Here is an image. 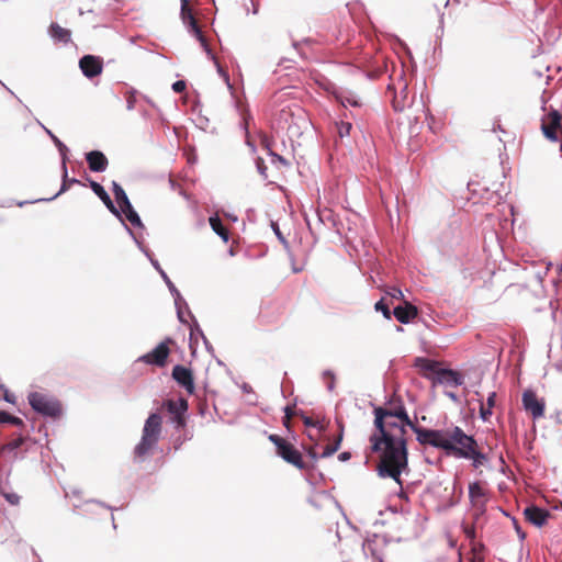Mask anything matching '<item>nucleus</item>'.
I'll list each match as a JSON object with an SVG mask.
<instances>
[{
	"label": "nucleus",
	"instance_id": "1",
	"mask_svg": "<svg viewBox=\"0 0 562 562\" xmlns=\"http://www.w3.org/2000/svg\"><path fill=\"white\" fill-rule=\"evenodd\" d=\"M374 432L370 436L371 450L379 456L378 473L402 485L401 474L408 468L406 427H412L405 405L393 396L384 406L373 409Z\"/></svg>",
	"mask_w": 562,
	"mask_h": 562
},
{
	"label": "nucleus",
	"instance_id": "2",
	"mask_svg": "<svg viewBox=\"0 0 562 562\" xmlns=\"http://www.w3.org/2000/svg\"><path fill=\"white\" fill-rule=\"evenodd\" d=\"M162 427V418L159 414L153 413L145 422L140 441L134 449V458L144 461L159 440Z\"/></svg>",
	"mask_w": 562,
	"mask_h": 562
},
{
	"label": "nucleus",
	"instance_id": "3",
	"mask_svg": "<svg viewBox=\"0 0 562 562\" xmlns=\"http://www.w3.org/2000/svg\"><path fill=\"white\" fill-rule=\"evenodd\" d=\"M447 445L449 448H446V453L457 458L469 456L472 448H477L476 440L458 426L447 428Z\"/></svg>",
	"mask_w": 562,
	"mask_h": 562
},
{
	"label": "nucleus",
	"instance_id": "4",
	"mask_svg": "<svg viewBox=\"0 0 562 562\" xmlns=\"http://www.w3.org/2000/svg\"><path fill=\"white\" fill-rule=\"evenodd\" d=\"M269 440L276 446L277 454L286 463L292 464L299 470H306L308 467L303 461L302 453L288 440L279 435H270Z\"/></svg>",
	"mask_w": 562,
	"mask_h": 562
},
{
	"label": "nucleus",
	"instance_id": "5",
	"mask_svg": "<svg viewBox=\"0 0 562 562\" xmlns=\"http://www.w3.org/2000/svg\"><path fill=\"white\" fill-rule=\"evenodd\" d=\"M29 403L35 412L44 416L58 417L61 414L60 403L56 398L44 393H30Z\"/></svg>",
	"mask_w": 562,
	"mask_h": 562
},
{
	"label": "nucleus",
	"instance_id": "6",
	"mask_svg": "<svg viewBox=\"0 0 562 562\" xmlns=\"http://www.w3.org/2000/svg\"><path fill=\"white\" fill-rule=\"evenodd\" d=\"M411 429L416 434L418 442L423 446L429 445L443 451L449 448L447 445V429H427L417 426L415 423Z\"/></svg>",
	"mask_w": 562,
	"mask_h": 562
},
{
	"label": "nucleus",
	"instance_id": "7",
	"mask_svg": "<svg viewBox=\"0 0 562 562\" xmlns=\"http://www.w3.org/2000/svg\"><path fill=\"white\" fill-rule=\"evenodd\" d=\"M175 341L171 338H166L161 341L154 350L138 358V361H142L146 364L156 366L162 368L167 364L168 357L170 355V345H173Z\"/></svg>",
	"mask_w": 562,
	"mask_h": 562
},
{
	"label": "nucleus",
	"instance_id": "8",
	"mask_svg": "<svg viewBox=\"0 0 562 562\" xmlns=\"http://www.w3.org/2000/svg\"><path fill=\"white\" fill-rule=\"evenodd\" d=\"M562 128V115L555 109H551L548 114L541 119V131L550 142H558V132Z\"/></svg>",
	"mask_w": 562,
	"mask_h": 562
},
{
	"label": "nucleus",
	"instance_id": "9",
	"mask_svg": "<svg viewBox=\"0 0 562 562\" xmlns=\"http://www.w3.org/2000/svg\"><path fill=\"white\" fill-rule=\"evenodd\" d=\"M521 402L524 409L531 415L532 419H540L544 416L546 401L538 397L531 389L524 391Z\"/></svg>",
	"mask_w": 562,
	"mask_h": 562
},
{
	"label": "nucleus",
	"instance_id": "10",
	"mask_svg": "<svg viewBox=\"0 0 562 562\" xmlns=\"http://www.w3.org/2000/svg\"><path fill=\"white\" fill-rule=\"evenodd\" d=\"M162 407L171 415V420L177 425V428H183L186 426V412L188 411L187 400H168L162 404Z\"/></svg>",
	"mask_w": 562,
	"mask_h": 562
},
{
	"label": "nucleus",
	"instance_id": "11",
	"mask_svg": "<svg viewBox=\"0 0 562 562\" xmlns=\"http://www.w3.org/2000/svg\"><path fill=\"white\" fill-rule=\"evenodd\" d=\"M181 19L183 23L190 29V32L204 45L205 38L204 35L198 24V21L193 14V10L190 7L189 0H181Z\"/></svg>",
	"mask_w": 562,
	"mask_h": 562
},
{
	"label": "nucleus",
	"instance_id": "12",
	"mask_svg": "<svg viewBox=\"0 0 562 562\" xmlns=\"http://www.w3.org/2000/svg\"><path fill=\"white\" fill-rule=\"evenodd\" d=\"M79 67L87 78H94L102 74L103 60L99 56L85 55L79 60Z\"/></svg>",
	"mask_w": 562,
	"mask_h": 562
},
{
	"label": "nucleus",
	"instance_id": "13",
	"mask_svg": "<svg viewBox=\"0 0 562 562\" xmlns=\"http://www.w3.org/2000/svg\"><path fill=\"white\" fill-rule=\"evenodd\" d=\"M172 378L176 382L186 389L190 394L194 392V380L192 371L183 366H175L172 369Z\"/></svg>",
	"mask_w": 562,
	"mask_h": 562
},
{
	"label": "nucleus",
	"instance_id": "14",
	"mask_svg": "<svg viewBox=\"0 0 562 562\" xmlns=\"http://www.w3.org/2000/svg\"><path fill=\"white\" fill-rule=\"evenodd\" d=\"M524 515L527 521L537 527H542L546 525L548 518L550 517V513L547 509L540 508L538 506H529L525 508Z\"/></svg>",
	"mask_w": 562,
	"mask_h": 562
},
{
	"label": "nucleus",
	"instance_id": "15",
	"mask_svg": "<svg viewBox=\"0 0 562 562\" xmlns=\"http://www.w3.org/2000/svg\"><path fill=\"white\" fill-rule=\"evenodd\" d=\"M393 314L400 323L407 324L418 315V310L412 303L404 301L403 306L394 307Z\"/></svg>",
	"mask_w": 562,
	"mask_h": 562
},
{
	"label": "nucleus",
	"instance_id": "16",
	"mask_svg": "<svg viewBox=\"0 0 562 562\" xmlns=\"http://www.w3.org/2000/svg\"><path fill=\"white\" fill-rule=\"evenodd\" d=\"M89 169L93 172H102L106 169L109 161L105 155L99 150L89 151L86 155Z\"/></svg>",
	"mask_w": 562,
	"mask_h": 562
},
{
	"label": "nucleus",
	"instance_id": "17",
	"mask_svg": "<svg viewBox=\"0 0 562 562\" xmlns=\"http://www.w3.org/2000/svg\"><path fill=\"white\" fill-rule=\"evenodd\" d=\"M436 383L459 386L463 380L459 372L451 369H439L436 371Z\"/></svg>",
	"mask_w": 562,
	"mask_h": 562
},
{
	"label": "nucleus",
	"instance_id": "18",
	"mask_svg": "<svg viewBox=\"0 0 562 562\" xmlns=\"http://www.w3.org/2000/svg\"><path fill=\"white\" fill-rule=\"evenodd\" d=\"M469 497L473 507L477 508L479 510H483L486 501V493L479 482L470 483Z\"/></svg>",
	"mask_w": 562,
	"mask_h": 562
},
{
	"label": "nucleus",
	"instance_id": "19",
	"mask_svg": "<svg viewBox=\"0 0 562 562\" xmlns=\"http://www.w3.org/2000/svg\"><path fill=\"white\" fill-rule=\"evenodd\" d=\"M48 33L54 41L67 44L70 42L71 32L68 29L60 26L58 23L53 22L48 27Z\"/></svg>",
	"mask_w": 562,
	"mask_h": 562
},
{
	"label": "nucleus",
	"instance_id": "20",
	"mask_svg": "<svg viewBox=\"0 0 562 562\" xmlns=\"http://www.w3.org/2000/svg\"><path fill=\"white\" fill-rule=\"evenodd\" d=\"M289 256L292 260V270L294 272L302 271L307 256L306 248H291Z\"/></svg>",
	"mask_w": 562,
	"mask_h": 562
},
{
	"label": "nucleus",
	"instance_id": "21",
	"mask_svg": "<svg viewBox=\"0 0 562 562\" xmlns=\"http://www.w3.org/2000/svg\"><path fill=\"white\" fill-rule=\"evenodd\" d=\"M210 226L212 227L213 232L217 234L223 243L229 241V231L228 228L223 224L222 220L217 214L211 216L209 218Z\"/></svg>",
	"mask_w": 562,
	"mask_h": 562
},
{
	"label": "nucleus",
	"instance_id": "22",
	"mask_svg": "<svg viewBox=\"0 0 562 562\" xmlns=\"http://www.w3.org/2000/svg\"><path fill=\"white\" fill-rule=\"evenodd\" d=\"M496 393H490L486 403H480V416L484 422H487L493 414V407L495 406Z\"/></svg>",
	"mask_w": 562,
	"mask_h": 562
},
{
	"label": "nucleus",
	"instance_id": "23",
	"mask_svg": "<svg viewBox=\"0 0 562 562\" xmlns=\"http://www.w3.org/2000/svg\"><path fill=\"white\" fill-rule=\"evenodd\" d=\"M90 187L91 189L93 190V192L105 203V205L112 211V212H116L115 211V207L113 205V202L112 200L110 199L109 194L106 193V191L104 190V188L95 182V181H91L90 182Z\"/></svg>",
	"mask_w": 562,
	"mask_h": 562
},
{
	"label": "nucleus",
	"instance_id": "24",
	"mask_svg": "<svg viewBox=\"0 0 562 562\" xmlns=\"http://www.w3.org/2000/svg\"><path fill=\"white\" fill-rule=\"evenodd\" d=\"M113 193L115 196V200L120 207L122 206H128L130 207V200L124 191V189L116 182H113Z\"/></svg>",
	"mask_w": 562,
	"mask_h": 562
},
{
	"label": "nucleus",
	"instance_id": "25",
	"mask_svg": "<svg viewBox=\"0 0 562 562\" xmlns=\"http://www.w3.org/2000/svg\"><path fill=\"white\" fill-rule=\"evenodd\" d=\"M342 431H344V428L340 425V432H339L337 439L333 443H328L324 448V451L321 454L322 458L330 457V456H333L339 449L340 442L342 440Z\"/></svg>",
	"mask_w": 562,
	"mask_h": 562
},
{
	"label": "nucleus",
	"instance_id": "26",
	"mask_svg": "<svg viewBox=\"0 0 562 562\" xmlns=\"http://www.w3.org/2000/svg\"><path fill=\"white\" fill-rule=\"evenodd\" d=\"M468 453L469 456H464L463 458L472 460V465L474 468H479L486 461V456L479 450V447L472 448V451H469Z\"/></svg>",
	"mask_w": 562,
	"mask_h": 562
},
{
	"label": "nucleus",
	"instance_id": "27",
	"mask_svg": "<svg viewBox=\"0 0 562 562\" xmlns=\"http://www.w3.org/2000/svg\"><path fill=\"white\" fill-rule=\"evenodd\" d=\"M121 210L125 214L127 221L132 225H140V218H139L138 214L135 212V210L133 209L131 203H130V207L122 206Z\"/></svg>",
	"mask_w": 562,
	"mask_h": 562
},
{
	"label": "nucleus",
	"instance_id": "28",
	"mask_svg": "<svg viewBox=\"0 0 562 562\" xmlns=\"http://www.w3.org/2000/svg\"><path fill=\"white\" fill-rule=\"evenodd\" d=\"M63 169H64L63 184H61V188H60L59 192L56 195L67 191L70 188L71 184L80 183V181L75 179V178H72V179L68 178V176H67V168H66V162L65 161L63 162Z\"/></svg>",
	"mask_w": 562,
	"mask_h": 562
},
{
	"label": "nucleus",
	"instance_id": "29",
	"mask_svg": "<svg viewBox=\"0 0 562 562\" xmlns=\"http://www.w3.org/2000/svg\"><path fill=\"white\" fill-rule=\"evenodd\" d=\"M1 423H10L15 426H23V420L21 418L12 416L4 411H0V424Z\"/></svg>",
	"mask_w": 562,
	"mask_h": 562
},
{
	"label": "nucleus",
	"instance_id": "30",
	"mask_svg": "<svg viewBox=\"0 0 562 562\" xmlns=\"http://www.w3.org/2000/svg\"><path fill=\"white\" fill-rule=\"evenodd\" d=\"M336 127H337L338 136H339L340 138H344V137H346V136H349V135H350V131H351V128H352V125H351V123H349V122H344V121H341V122H339V123H337V124H336Z\"/></svg>",
	"mask_w": 562,
	"mask_h": 562
},
{
	"label": "nucleus",
	"instance_id": "31",
	"mask_svg": "<svg viewBox=\"0 0 562 562\" xmlns=\"http://www.w3.org/2000/svg\"><path fill=\"white\" fill-rule=\"evenodd\" d=\"M483 544H474L472 547V558L470 562H484V555H483Z\"/></svg>",
	"mask_w": 562,
	"mask_h": 562
},
{
	"label": "nucleus",
	"instance_id": "32",
	"mask_svg": "<svg viewBox=\"0 0 562 562\" xmlns=\"http://www.w3.org/2000/svg\"><path fill=\"white\" fill-rule=\"evenodd\" d=\"M418 363H420V368L427 372L436 374V371L439 370V368L437 367V362L428 359H418Z\"/></svg>",
	"mask_w": 562,
	"mask_h": 562
},
{
	"label": "nucleus",
	"instance_id": "33",
	"mask_svg": "<svg viewBox=\"0 0 562 562\" xmlns=\"http://www.w3.org/2000/svg\"><path fill=\"white\" fill-rule=\"evenodd\" d=\"M23 442H24V438L19 437V438H15V439L9 441L8 443H5L2 449L4 451H14L15 449L20 448Z\"/></svg>",
	"mask_w": 562,
	"mask_h": 562
},
{
	"label": "nucleus",
	"instance_id": "34",
	"mask_svg": "<svg viewBox=\"0 0 562 562\" xmlns=\"http://www.w3.org/2000/svg\"><path fill=\"white\" fill-rule=\"evenodd\" d=\"M375 310L381 311L385 318L391 319V311L389 308V305L384 303L383 300H380L375 303Z\"/></svg>",
	"mask_w": 562,
	"mask_h": 562
},
{
	"label": "nucleus",
	"instance_id": "35",
	"mask_svg": "<svg viewBox=\"0 0 562 562\" xmlns=\"http://www.w3.org/2000/svg\"><path fill=\"white\" fill-rule=\"evenodd\" d=\"M2 495L11 505H18L20 503V496L14 492H3Z\"/></svg>",
	"mask_w": 562,
	"mask_h": 562
},
{
	"label": "nucleus",
	"instance_id": "36",
	"mask_svg": "<svg viewBox=\"0 0 562 562\" xmlns=\"http://www.w3.org/2000/svg\"><path fill=\"white\" fill-rule=\"evenodd\" d=\"M126 103H127V109L128 110L134 109L135 103H136L135 91H127L126 92Z\"/></svg>",
	"mask_w": 562,
	"mask_h": 562
},
{
	"label": "nucleus",
	"instance_id": "37",
	"mask_svg": "<svg viewBox=\"0 0 562 562\" xmlns=\"http://www.w3.org/2000/svg\"><path fill=\"white\" fill-rule=\"evenodd\" d=\"M463 532L468 539H470L472 541L475 539V528L473 525L463 526Z\"/></svg>",
	"mask_w": 562,
	"mask_h": 562
},
{
	"label": "nucleus",
	"instance_id": "38",
	"mask_svg": "<svg viewBox=\"0 0 562 562\" xmlns=\"http://www.w3.org/2000/svg\"><path fill=\"white\" fill-rule=\"evenodd\" d=\"M271 226H272L276 235L278 236L279 241L282 244H286L288 241H286L285 237L283 236L282 232L280 231L278 224L272 222Z\"/></svg>",
	"mask_w": 562,
	"mask_h": 562
},
{
	"label": "nucleus",
	"instance_id": "39",
	"mask_svg": "<svg viewBox=\"0 0 562 562\" xmlns=\"http://www.w3.org/2000/svg\"><path fill=\"white\" fill-rule=\"evenodd\" d=\"M387 294L393 299L405 301L403 292L397 288H392Z\"/></svg>",
	"mask_w": 562,
	"mask_h": 562
},
{
	"label": "nucleus",
	"instance_id": "40",
	"mask_svg": "<svg viewBox=\"0 0 562 562\" xmlns=\"http://www.w3.org/2000/svg\"><path fill=\"white\" fill-rule=\"evenodd\" d=\"M186 88H187V85H186V82H184V81H182V80H178V81H176V82L172 85V89H173V91H175V92H177V93H181V92H183V91L186 90Z\"/></svg>",
	"mask_w": 562,
	"mask_h": 562
},
{
	"label": "nucleus",
	"instance_id": "41",
	"mask_svg": "<svg viewBox=\"0 0 562 562\" xmlns=\"http://www.w3.org/2000/svg\"><path fill=\"white\" fill-rule=\"evenodd\" d=\"M49 135L52 136V139L54 140L55 145L58 147V149L60 150V153H64L65 150H67V147L65 146L64 143L60 142V139H58L55 135H53L50 132H49Z\"/></svg>",
	"mask_w": 562,
	"mask_h": 562
},
{
	"label": "nucleus",
	"instance_id": "42",
	"mask_svg": "<svg viewBox=\"0 0 562 562\" xmlns=\"http://www.w3.org/2000/svg\"><path fill=\"white\" fill-rule=\"evenodd\" d=\"M260 144H261L262 147L268 149L269 153L271 151V139L267 135H262L261 136Z\"/></svg>",
	"mask_w": 562,
	"mask_h": 562
},
{
	"label": "nucleus",
	"instance_id": "43",
	"mask_svg": "<svg viewBox=\"0 0 562 562\" xmlns=\"http://www.w3.org/2000/svg\"><path fill=\"white\" fill-rule=\"evenodd\" d=\"M270 155L273 157V161H274V160H278V161H279V162H281L283 166H288V165H289V162H288V161H286L282 156L277 155V154H274V153H272V151H270Z\"/></svg>",
	"mask_w": 562,
	"mask_h": 562
},
{
	"label": "nucleus",
	"instance_id": "44",
	"mask_svg": "<svg viewBox=\"0 0 562 562\" xmlns=\"http://www.w3.org/2000/svg\"><path fill=\"white\" fill-rule=\"evenodd\" d=\"M270 155L273 157V161H274V160H278V161H279V162H281L283 166H288V165H289V162H288V161H286L282 156L277 155V154H274V153H272V151H270Z\"/></svg>",
	"mask_w": 562,
	"mask_h": 562
},
{
	"label": "nucleus",
	"instance_id": "45",
	"mask_svg": "<svg viewBox=\"0 0 562 562\" xmlns=\"http://www.w3.org/2000/svg\"><path fill=\"white\" fill-rule=\"evenodd\" d=\"M3 398L9 403H14L15 396L7 390H3Z\"/></svg>",
	"mask_w": 562,
	"mask_h": 562
},
{
	"label": "nucleus",
	"instance_id": "46",
	"mask_svg": "<svg viewBox=\"0 0 562 562\" xmlns=\"http://www.w3.org/2000/svg\"><path fill=\"white\" fill-rule=\"evenodd\" d=\"M405 104L404 103H400L396 98L393 100V108L395 109V111H402L404 109Z\"/></svg>",
	"mask_w": 562,
	"mask_h": 562
},
{
	"label": "nucleus",
	"instance_id": "47",
	"mask_svg": "<svg viewBox=\"0 0 562 562\" xmlns=\"http://www.w3.org/2000/svg\"><path fill=\"white\" fill-rule=\"evenodd\" d=\"M307 454L313 459V460H316L318 458V454L317 452L315 451V448L314 447H310L307 449Z\"/></svg>",
	"mask_w": 562,
	"mask_h": 562
},
{
	"label": "nucleus",
	"instance_id": "48",
	"mask_svg": "<svg viewBox=\"0 0 562 562\" xmlns=\"http://www.w3.org/2000/svg\"><path fill=\"white\" fill-rule=\"evenodd\" d=\"M295 412L291 406H286L284 408V416H290L292 418L294 416Z\"/></svg>",
	"mask_w": 562,
	"mask_h": 562
},
{
	"label": "nucleus",
	"instance_id": "49",
	"mask_svg": "<svg viewBox=\"0 0 562 562\" xmlns=\"http://www.w3.org/2000/svg\"><path fill=\"white\" fill-rule=\"evenodd\" d=\"M350 457H351L350 452H346V451H345V452H341V453L338 456V459H339L340 461H347V460H349V459H350Z\"/></svg>",
	"mask_w": 562,
	"mask_h": 562
},
{
	"label": "nucleus",
	"instance_id": "50",
	"mask_svg": "<svg viewBox=\"0 0 562 562\" xmlns=\"http://www.w3.org/2000/svg\"><path fill=\"white\" fill-rule=\"evenodd\" d=\"M283 425H284V427L286 429H290V427H291V418H290V416H284L283 417Z\"/></svg>",
	"mask_w": 562,
	"mask_h": 562
},
{
	"label": "nucleus",
	"instance_id": "51",
	"mask_svg": "<svg viewBox=\"0 0 562 562\" xmlns=\"http://www.w3.org/2000/svg\"><path fill=\"white\" fill-rule=\"evenodd\" d=\"M304 424L306 426H315V423L310 417H304Z\"/></svg>",
	"mask_w": 562,
	"mask_h": 562
},
{
	"label": "nucleus",
	"instance_id": "52",
	"mask_svg": "<svg viewBox=\"0 0 562 562\" xmlns=\"http://www.w3.org/2000/svg\"><path fill=\"white\" fill-rule=\"evenodd\" d=\"M348 102H349L351 105H353V106H359V105H360V103H359L358 101H356V100H349V99H348Z\"/></svg>",
	"mask_w": 562,
	"mask_h": 562
},
{
	"label": "nucleus",
	"instance_id": "53",
	"mask_svg": "<svg viewBox=\"0 0 562 562\" xmlns=\"http://www.w3.org/2000/svg\"><path fill=\"white\" fill-rule=\"evenodd\" d=\"M558 272L560 278L562 279V263L558 266Z\"/></svg>",
	"mask_w": 562,
	"mask_h": 562
},
{
	"label": "nucleus",
	"instance_id": "54",
	"mask_svg": "<svg viewBox=\"0 0 562 562\" xmlns=\"http://www.w3.org/2000/svg\"><path fill=\"white\" fill-rule=\"evenodd\" d=\"M70 494L72 495H77V492L75 490L70 491V492H66V495L69 496Z\"/></svg>",
	"mask_w": 562,
	"mask_h": 562
},
{
	"label": "nucleus",
	"instance_id": "55",
	"mask_svg": "<svg viewBox=\"0 0 562 562\" xmlns=\"http://www.w3.org/2000/svg\"><path fill=\"white\" fill-rule=\"evenodd\" d=\"M235 252H234V248L233 247H229V256H234Z\"/></svg>",
	"mask_w": 562,
	"mask_h": 562
},
{
	"label": "nucleus",
	"instance_id": "56",
	"mask_svg": "<svg viewBox=\"0 0 562 562\" xmlns=\"http://www.w3.org/2000/svg\"><path fill=\"white\" fill-rule=\"evenodd\" d=\"M232 221H237V217L236 216H233V215H227Z\"/></svg>",
	"mask_w": 562,
	"mask_h": 562
},
{
	"label": "nucleus",
	"instance_id": "57",
	"mask_svg": "<svg viewBox=\"0 0 562 562\" xmlns=\"http://www.w3.org/2000/svg\"><path fill=\"white\" fill-rule=\"evenodd\" d=\"M326 375H329L330 378H334V375L330 372H326Z\"/></svg>",
	"mask_w": 562,
	"mask_h": 562
}]
</instances>
